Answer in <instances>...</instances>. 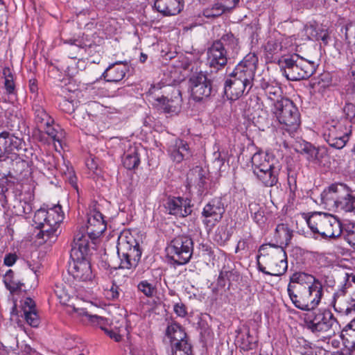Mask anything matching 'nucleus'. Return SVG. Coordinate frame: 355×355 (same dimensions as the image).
Instances as JSON below:
<instances>
[{"label": "nucleus", "instance_id": "1", "mask_svg": "<svg viewBox=\"0 0 355 355\" xmlns=\"http://www.w3.org/2000/svg\"><path fill=\"white\" fill-rule=\"evenodd\" d=\"M305 323L307 329L318 337L334 336L339 329L337 319L328 309L313 310L307 313Z\"/></svg>", "mask_w": 355, "mask_h": 355}, {"label": "nucleus", "instance_id": "2", "mask_svg": "<svg viewBox=\"0 0 355 355\" xmlns=\"http://www.w3.org/2000/svg\"><path fill=\"white\" fill-rule=\"evenodd\" d=\"M280 69L287 80L298 81L307 79L315 71L314 62L309 61L297 54L279 61Z\"/></svg>", "mask_w": 355, "mask_h": 355}, {"label": "nucleus", "instance_id": "3", "mask_svg": "<svg viewBox=\"0 0 355 355\" xmlns=\"http://www.w3.org/2000/svg\"><path fill=\"white\" fill-rule=\"evenodd\" d=\"M306 223L313 233L324 239H336L342 233L340 221L331 214L315 213L308 218Z\"/></svg>", "mask_w": 355, "mask_h": 355}, {"label": "nucleus", "instance_id": "4", "mask_svg": "<svg viewBox=\"0 0 355 355\" xmlns=\"http://www.w3.org/2000/svg\"><path fill=\"white\" fill-rule=\"evenodd\" d=\"M257 258L262 257L263 261L268 265L272 276H281L288 268L286 253L282 246L276 245H262L259 250Z\"/></svg>", "mask_w": 355, "mask_h": 355}, {"label": "nucleus", "instance_id": "5", "mask_svg": "<svg viewBox=\"0 0 355 355\" xmlns=\"http://www.w3.org/2000/svg\"><path fill=\"white\" fill-rule=\"evenodd\" d=\"M295 291H288L295 306L302 311H311L319 304L322 296V285L318 284L301 289L294 287Z\"/></svg>", "mask_w": 355, "mask_h": 355}, {"label": "nucleus", "instance_id": "6", "mask_svg": "<svg viewBox=\"0 0 355 355\" xmlns=\"http://www.w3.org/2000/svg\"><path fill=\"white\" fill-rule=\"evenodd\" d=\"M271 112L290 135L296 132L299 128L300 114L298 108L289 98L283 100L280 105L275 108H271Z\"/></svg>", "mask_w": 355, "mask_h": 355}, {"label": "nucleus", "instance_id": "7", "mask_svg": "<svg viewBox=\"0 0 355 355\" xmlns=\"http://www.w3.org/2000/svg\"><path fill=\"white\" fill-rule=\"evenodd\" d=\"M165 336L169 340L172 355H193L189 337L179 323L175 321L169 322Z\"/></svg>", "mask_w": 355, "mask_h": 355}, {"label": "nucleus", "instance_id": "8", "mask_svg": "<svg viewBox=\"0 0 355 355\" xmlns=\"http://www.w3.org/2000/svg\"><path fill=\"white\" fill-rule=\"evenodd\" d=\"M193 240L185 235L175 237L166 248L168 257L178 265L188 263L193 254Z\"/></svg>", "mask_w": 355, "mask_h": 355}, {"label": "nucleus", "instance_id": "9", "mask_svg": "<svg viewBox=\"0 0 355 355\" xmlns=\"http://www.w3.org/2000/svg\"><path fill=\"white\" fill-rule=\"evenodd\" d=\"M352 125L340 121H332L327 125L324 132V137L327 142L337 149L343 148L349 140L352 132Z\"/></svg>", "mask_w": 355, "mask_h": 355}, {"label": "nucleus", "instance_id": "10", "mask_svg": "<svg viewBox=\"0 0 355 355\" xmlns=\"http://www.w3.org/2000/svg\"><path fill=\"white\" fill-rule=\"evenodd\" d=\"M135 245L125 240H119L117 245V254L120 258V268L131 269L135 268L141 256L139 244L134 240Z\"/></svg>", "mask_w": 355, "mask_h": 355}, {"label": "nucleus", "instance_id": "11", "mask_svg": "<svg viewBox=\"0 0 355 355\" xmlns=\"http://www.w3.org/2000/svg\"><path fill=\"white\" fill-rule=\"evenodd\" d=\"M191 95L196 101L207 98L216 92L213 81L202 71L193 73L189 78Z\"/></svg>", "mask_w": 355, "mask_h": 355}, {"label": "nucleus", "instance_id": "12", "mask_svg": "<svg viewBox=\"0 0 355 355\" xmlns=\"http://www.w3.org/2000/svg\"><path fill=\"white\" fill-rule=\"evenodd\" d=\"M257 63V55L254 53H250L236 66L230 77L239 80L248 85V87H252Z\"/></svg>", "mask_w": 355, "mask_h": 355}, {"label": "nucleus", "instance_id": "13", "mask_svg": "<svg viewBox=\"0 0 355 355\" xmlns=\"http://www.w3.org/2000/svg\"><path fill=\"white\" fill-rule=\"evenodd\" d=\"M225 211V208L221 198H215L209 201L202 211L204 217L202 222L206 228L211 230L221 220Z\"/></svg>", "mask_w": 355, "mask_h": 355}, {"label": "nucleus", "instance_id": "14", "mask_svg": "<svg viewBox=\"0 0 355 355\" xmlns=\"http://www.w3.org/2000/svg\"><path fill=\"white\" fill-rule=\"evenodd\" d=\"M3 145V150L6 159H10L12 162H24V160L19 156V151L22 149V140L13 134L7 131H3L0 133Z\"/></svg>", "mask_w": 355, "mask_h": 355}, {"label": "nucleus", "instance_id": "15", "mask_svg": "<svg viewBox=\"0 0 355 355\" xmlns=\"http://www.w3.org/2000/svg\"><path fill=\"white\" fill-rule=\"evenodd\" d=\"M166 89L171 92V96H169V94H167L166 96L162 95L156 98L155 106L164 113H171L175 112L177 107L180 105L182 101L181 92L180 89L171 86H166Z\"/></svg>", "mask_w": 355, "mask_h": 355}, {"label": "nucleus", "instance_id": "16", "mask_svg": "<svg viewBox=\"0 0 355 355\" xmlns=\"http://www.w3.org/2000/svg\"><path fill=\"white\" fill-rule=\"evenodd\" d=\"M260 88L263 91L266 102L271 108L276 107L283 100L288 98L283 96L282 89L277 83L269 82L263 78L260 82Z\"/></svg>", "mask_w": 355, "mask_h": 355}, {"label": "nucleus", "instance_id": "17", "mask_svg": "<svg viewBox=\"0 0 355 355\" xmlns=\"http://www.w3.org/2000/svg\"><path fill=\"white\" fill-rule=\"evenodd\" d=\"M347 187L344 184H333L321 194V199L327 206L338 207L341 198L347 196Z\"/></svg>", "mask_w": 355, "mask_h": 355}, {"label": "nucleus", "instance_id": "18", "mask_svg": "<svg viewBox=\"0 0 355 355\" xmlns=\"http://www.w3.org/2000/svg\"><path fill=\"white\" fill-rule=\"evenodd\" d=\"M209 174L207 170L200 166H196L187 174V181L189 185L195 186L200 196H205L209 187L208 182Z\"/></svg>", "mask_w": 355, "mask_h": 355}, {"label": "nucleus", "instance_id": "19", "mask_svg": "<svg viewBox=\"0 0 355 355\" xmlns=\"http://www.w3.org/2000/svg\"><path fill=\"white\" fill-rule=\"evenodd\" d=\"M227 50L219 42H213L207 50V63L216 70L224 67L227 62Z\"/></svg>", "mask_w": 355, "mask_h": 355}, {"label": "nucleus", "instance_id": "20", "mask_svg": "<svg viewBox=\"0 0 355 355\" xmlns=\"http://www.w3.org/2000/svg\"><path fill=\"white\" fill-rule=\"evenodd\" d=\"M164 206L169 214L178 217H186L192 212L190 200L180 197H168Z\"/></svg>", "mask_w": 355, "mask_h": 355}, {"label": "nucleus", "instance_id": "21", "mask_svg": "<svg viewBox=\"0 0 355 355\" xmlns=\"http://www.w3.org/2000/svg\"><path fill=\"white\" fill-rule=\"evenodd\" d=\"M251 162L254 175L266 170L273 168L277 165H281L275 157L261 152L254 153L251 158Z\"/></svg>", "mask_w": 355, "mask_h": 355}, {"label": "nucleus", "instance_id": "22", "mask_svg": "<svg viewBox=\"0 0 355 355\" xmlns=\"http://www.w3.org/2000/svg\"><path fill=\"white\" fill-rule=\"evenodd\" d=\"M252 87L233 77L227 79L224 84V95L230 101H236L244 94H248Z\"/></svg>", "mask_w": 355, "mask_h": 355}, {"label": "nucleus", "instance_id": "23", "mask_svg": "<svg viewBox=\"0 0 355 355\" xmlns=\"http://www.w3.org/2000/svg\"><path fill=\"white\" fill-rule=\"evenodd\" d=\"M69 272L75 279L80 282L91 281L94 277L90 263L86 257L73 261V266H70Z\"/></svg>", "mask_w": 355, "mask_h": 355}, {"label": "nucleus", "instance_id": "24", "mask_svg": "<svg viewBox=\"0 0 355 355\" xmlns=\"http://www.w3.org/2000/svg\"><path fill=\"white\" fill-rule=\"evenodd\" d=\"M89 239L87 232L84 233L80 230L76 233L71 243V257L76 256V259L86 257L89 252Z\"/></svg>", "mask_w": 355, "mask_h": 355}, {"label": "nucleus", "instance_id": "25", "mask_svg": "<svg viewBox=\"0 0 355 355\" xmlns=\"http://www.w3.org/2000/svg\"><path fill=\"white\" fill-rule=\"evenodd\" d=\"M302 150L308 155L307 159L310 162L322 166L329 162L327 150L324 147L315 148L310 143H305Z\"/></svg>", "mask_w": 355, "mask_h": 355}, {"label": "nucleus", "instance_id": "26", "mask_svg": "<svg viewBox=\"0 0 355 355\" xmlns=\"http://www.w3.org/2000/svg\"><path fill=\"white\" fill-rule=\"evenodd\" d=\"M155 8L163 15H175L183 9V0H155Z\"/></svg>", "mask_w": 355, "mask_h": 355}, {"label": "nucleus", "instance_id": "27", "mask_svg": "<svg viewBox=\"0 0 355 355\" xmlns=\"http://www.w3.org/2000/svg\"><path fill=\"white\" fill-rule=\"evenodd\" d=\"M321 284L314 276L305 272H295L290 278L287 291H295L294 287L299 286L301 289L311 287L316 283Z\"/></svg>", "mask_w": 355, "mask_h": 355}, {"label": "nucleus", "instance_id": "28", "mask_svg": "<svg viewBox=\"0 0 355 355\" xmlns=\"http://www.w3.org/2000/svg\"><path fill=\"white\" fill-rule=\"evenodd\" d=\"M168 153L171 159L177 163L191 156L187 142L180 139H175L174 144L170 146Z\"/></svg>", "mask_w": 355, "mask_h": 355}, {"label": "nucleus", "instance_id": "29", "mask_svg": "<svg viewBox=\"0 0 355 355\" xmlns=\"http://www.w3.org/2000/svg\"><path fill=\"white\" fill-rule=\"evenodd\" d=\"M22 311L26 322L33 327H37L40 318L35 310V303L31 298H26L22 304Z\"/></svg>", "mask_w": 355, "mask_h": 355}, {"label": "nucleus", "instance_id": "30", "mask_svg": "<svg viewBox=\"0 0 355 355\" xmlns=\"http://www.w3.org/2000/svg\"><path fill=\"white\" fill-rule=\"evenodd\" d=\"M128 69L129 67L125 65L117 67L111 64L103 73L102 77L107 82H119L125 77Z\"/></svg>", "mask_w": 355, "mask_h": 355}, {"label": "nucleus", "instance_id": "31", "mask_svg": "<svg viewBox=\"0 0 355 355\" xmlns=\"http://www.w3.org/2000/svg\"><path fill=\"white\" fill-rule=\"evenodd\" d=\"M281 168V165H277L275 168L266 170V171L263 172H260L255 176L263 186L271 187L277 183Z\"/></svg>", "mask_w": 355, "mask_h": 355}, {"label": "nucleus", "instance_id": "32", "mask_svg": "<svg viewBox=\"0 0 355 355\" xmlns=\"http://www.w3.org/2000/svg\"><path fill=\"white\" fill-rule=\"evenodd\" d=\"M33 109L35 114V123L39 130L44 128L45 125L53 123V119L51 118L42 106L38 104H35Z\"/></svg>", "mask_w": 355, "mask_h": 355}, {"label": "nucleus", "instance_id": "33", "mask_svg": "<svg viewBox=\"0 0 355 355\" xmlns=\"http://www.w3.org/2000/svg\"><path fill=\"white\" fill-rule=\"evenodd\" d=\"M64 44H69L65 51L69 58L76 59L86 46L82 40L78 39H68L63 40Z\"/></svg>", "mask_w": 355, "mask_h": 355}, {"label": "nucleus", "instance_id": "34", "mask_svg": "<svg viewBox=\"0 0 355 355\" xmlns=\"http://www.w3.org/2000/svg\"><path fill=\"white\" fill-rule=\"evenodd\" d=\"M106 230L105 221H96L94 218H87V232L90 239L98 238Z\"/></svg>", "mask_w": 355, "mask_h": 355}, {"label": "nucleus", "instance_id": "35", "mask_svg": "<svg viewBox=\"0 0 355 355\" xmlns=\"http://www.w3.org/2000/svg\"><path fill=\"white\" fill-rule=\"evenodd\" d=\"M47 213L46 223L53 227L59 226L64 218L61 206L60 205H55L48 209Z\"/></svg>", "mask_w": 355, "mask_h": 355}, {"label": "nucleus", "instance_id": "36", "mask_svg": "<svg viewBox=\"0 0 355 355\" xmlns=\"http://www.w3.org/2000/svg\"><path fill=\"white\" fill-rule=\"evenodd\" d=\"M214 42H219L221 46H223L224 49L227 50L229 53L231 50L232 53H236L239 49L238 40L234 36L232 33H227L224 34L219 40L214 41Z\"/></svg>", "mask_w": 355, "mask_h": 355}, {"label": "nucleus", "instance_id": "37", "mask_svg": "<svg viewBox=\"0 0 355 355\" xmlns=\"http://www.w3.org/2000/svg\"><path fill=\"white\" fill-rule=\"evenodd\" d=\"M275 236L281 245H288L293 236V231L285 224L277 225L275 229Z\"/></svg>", "mask_w": 355, "mask_h": 355}, {"label": "nucleus", "instance_id": "38", "mask_svg": "<svg viewBox=\"0 0 355 355\" xmlns=\"http://www.w3.org/2000/svg\"><path fill=\"white\" fill-rule=\"evenodd\" d=\"M122 162L124 167L128 170L137 168L140 163L137 150L134 149L125 153L122 158Z\"/></svg>", "mask_w": 355, "mask_h": 355}, {"label": "nucleus", "instance_id": "39", "mask_svg": "<svg viewBox=\"0 0 355 355\" xmlns=\"http://www.w3.org/2000/svg\"><path fill=\"white\" fill-rule=\"evenodd\" d=\"M59 226H51L48 224H44L40 230L38 236L42 238L45 242H54L58 237V228Z\"/></svg>", "mask_w": 355, "mask_h": 355}, {"label": "nucleus", "instance_id": "40", "mask_svg": "<svg viewBox=\"0 0 355 355\" xmlns=\"http://www.w3.org/2000/svg\"><path fill=\"white\" fill-rule=\"evenodd\" d=\"M125 319L122 318L121 323L120 325H116L113 321L111 322V325L113 327L112 329H109L104 326H102V330L110 336V338L114 339L116 342H119L122 338L121 332L123 329H125Z\"/></svg>", "mask_w": 355, "mask_h": 355}, {"label": "nucleus", "instance_id": "41", "mask_svg": "<svg viewBox=\"0 0 355 355\" xmlns=\"http://www.w3.org/2000/svg\"><path fill=\"white\" fill-rule=\"evenodd\" d=\"M341 200L336 208L345 212L355 211V196H352L350 190L347 188V196H343Z\"/></svg>", "mask_w": 355, "mask_h": 355}, {"label": "nucleus", "instance_id": "42", "mask_svg": "<svg viewBox=\"0 0 355 355\" xmlns=\"http://www.w3.org/2000/svg\"><path fill=\"white\" fill-rule=\"evenodd\" d=\"M281 50L282 45L280 43L275 41H268L265 46V52L267 60L270 62H275Z\"/></svg>", "mask_w": 355, "mask_h": 355}, {"label": "nucleus", "instance_id": "43", "mask_svg": "<svg viewBox=\"0 0 355 355\" xmlns=\"http://www.w3.org/2000/svg\"><path fill=\"white\" fill-rule=\"evenodd\" d=\"M226 11V6L221 3L217 2L211 6L203 10V15L208 19L216 18L222 15Z\"/></svg>", "mask_w": 355, "mask_h": 355}, {"label": "nucleus", "instance_id": "44", "mask_svg": "<svg viewBox=\"0 0 355 355\" xmlns=\"http://www.w3.org/2000/svg\"><path fill=\"white\" fill-rule=\"evenodd\" d=\"M239 277L237 271L229 267L223 266L218 276V282L220 285L225 286L224 281H236Z\"/></svg>", "mask_w": 355, "mask_h": 355}, {"label": "nucleus", "instance_id": "45", "mask_svg": "<svg viewBox=\"0 0 355 355\" xmlns=\"http://www.w3.org/2000/svg\"><path fill=\"white\" fill-rule=\"evenodd\" d=\"M345 240L350 246L355 248V223H349L342 227V233Z\"/></svg>", "mask_w": 355, "mask_h": 355}, {"label": "nucleus", "instance_id": "46", "mask_svg": "<svg viewBox=\"0 0 355 355\" xmlns=\"http://www.w3.org/2000/svg\"><path fill=\"white\" fill-rule=\"evenodd\" d=\"M345 119L342 121L351 125L352 120L355 116V105L353 103H346L343 108Z\"/></svg>", "mask_w": 355, "mask_h": 355}, {"label": "nucleus", "instance_id": "47", "mask_svg": "<svg viewBox=\"0 0 355 355\" xmlns=\"http://www.w3.org/2000/svg\"><path fill=\"white\" fill-rule=\"evenodd\" d=\"M54 293L61 303L65 304L69 299V294L63 284H55Z\"/></svg>", "mask_w": 355, "mask_h": 355}, {"label": "nucleus", "instance_id": "48", "mask_svg": "<svg viewBox=\"0 0 355 355\" xmlns=\"http://www.w3.org/2000/svg\"><path fill=\"white\" fill-rule=\"evenodd\" d=\"M348 337L355 338V318L346 324L341 331L340 338L342 340H348Z\"/></svg>", "mask_w": 355, "mask_h": 355}, {"label": "nucleus", "instance_id": "49", "mask_svg": "<svg viewBox=\"0 0 355 355\" xmlns=\"http://www.w3.org/2000/svg\"><path fill=\"white\" fill-rule=\"evenodd\" d=\"M137 288L148 297H153L156 291L155 287L146 280L139 282L137 285Z\"/></svg>", "mask_w": 355, "mask_h": 355}, {"label": "nucleus", "instance_id": "50", "mask_svg": "<svg viewBox=\"0 0 355 355\" xmlns=\"http://www.w3.org/2000/svg\"><path fill=\"white\" fill-rule=\"evenodd\" d=\"M46 216H48L47 210H46L44 208H40L35 213V215L33 217V221L35 223V225H37L36 226L37 228L39 229V228L42 227V226H43V225L46 224Z\"/></svg>", "mask_w": 355, "mask_h": 355}, {"label": "nucleus", "instance_id": "51", "mask_svg": "<svg viewBox=\"0 0 355 355\" xmlns=\"http://www.w3.org/2000/svg\"><path fill=\"white\" fill-rule=\"evenodd\" d=\"M255 346L256 342L253 340V338L250 336V331H248L247 338L242 340L240 347L244 351H249L254 349Z\"/></svg>", "mask_w": 355, "mask_h": 355}, {"label": "nucleus", "instance_id": "52", "mask_svg": "<svg viewBox=\"0 0 355 355\" xmlns=\"http://www.w3.org/2000/svg\"><path fill=\"white\" fill-rule=\"evenodd\" d=\"M119 287L113 283L110 288L107 290L106 296L112 300L118 299L119 297Z\"/></svg>", "mask_w": 355, "mask_h": 355}, {"label": "nucleus", "instance_id": "53", "mask_svg": "<svg viewBox=\"0 0 355 355\" xmlns=\"http://www.w3.org/2000/svg\"><path fill=\"white\" fill-rule=\"evenodd\" d=\"M330 39L329 34L327 29H319L316 33V40H321L324 44H327Z\"/></svg>", "mask_w": 355, "mask_h": 355}, {"label": "nucleus", "instance_id": "54", "mask_svg": "<svg viewBox=\"0 0 355 355\" xmlns=\"http://www.w3.org/2000/svg\"><path fill=\"white\" fill-rule=\"evenodd\" d=\"M89 320L92 322H96L98 325H99L100 328L102 329V326H104L106 327L107 324H109L108 320L107 318L98 316L96 315H89Z\"/></svg>", "mask_w": 355, "mask_h": 355}, {"label": "nucleus", "instance_id": "55", "mask_svg": "<svg viewBox=\"0 0 355 355\" xmlns=\"http://www.w3.org/2000/svg\"><path fill=\"white\" fill-rule=\"evenodd\" d=\"M173 311L177 314V315L182 318L185 317L187 314L185 305L181 302L176 303L174 305Z\"/></svg>", "mask_w": 355, "mask_h": 355}, {"label": "nucleus", "instance_id": "56", "mask_svg": "<svg viewBox=\"0 0 355 355\" xmlns=\"http://www.w3.org/2000/svg\"><path fill=\"white\" fill-rule=\"evenodd\" d=\"M17 255L15 253H8L4 257L3 263L6 266H12L17 260Z\"/></svg>", "mask_w": 355, "mask_h": 355}, {"label": "nucleus", "instance_id": "57", "mask_svg": "<svg viewBox=\"0 0 355 355\" xmlns=\"http://www.w3.org/2000/svg\"><path fill=\"white\" fill-rule=\"evenodd\" d=\"M60 106L62 110L67 113H70L74 110L72 102L67 99H63L62 101L60 103Z\"/></svg>", "mask_w": 355, "mask_h": 355}, {"label": "nucleus", "instance_id": "58", "mask_svg": "<svg viewBox=\"0 0 355 355\" xmlns=\"http://www.w3.org/2000/svg\"><path fill=\"white\" fill-rule=\"evenodd\" d=\"M4 87L6 90V93L8 94H12L15 92V85L13 79H7L4 82Z\"/></svg>", "mask_w": 355, "mask_h": 355}, {"label": "nucleus", "instance_id": "59", "mask_svg": "<svg viewBox=\"0 0 355 355\" xmlns=\"http://www.w3.org/2000/svg\"><path fill=\"white\" fill-rule=\"evenodd\" d=\"M254 220L259 225L263 224L265 222V217L263 211L258 209L255 211L253 216Z\"/></svg>", "mask_w": 355, "mask_h": 355}, {"label": "nucleus", "instance_id": "60", "mask_svg": "<svg viewBox=\"0 0 355 355\" xmlns=\"http://www.w3.org/2000/svg\"><path fill=\"white\" fill-rule=\"evenodd\" d=\"M43 129L45 130L46 133L54 141H59V139L57 137V132L55 129L51 126V124L45 125V128Z\"/></svg>", "mask_w": 355, "mask_h": 355}, {"label": "nucleus", "instance_id": "61", "mask_svg": "<svg viewBox=\"0 0 355 355\" xmlns=\"http://www.w3.org/2000/svg\"><path fill=\"white\" fill-rule=\"evenodd\" d=\"M199 249L203 255H208L209 257L213 255L212 248L209 244L202 243L200 245Z\"/></svg>", "mask_w": 355, "mask_h": 355}, {"label": "nucleus", "instance_id": "62", "mask_svg": "<svg viewBox=\"0 0 355 355\" xmlns=\"http://www.w3.org/2000/svg\"><path fill=\"white\" fill-rule=\"evenodd\" d=\"M17 282L18 280L14 279L13 280H8L7 282H4V284L7 289L9 290L10 293H14L18 291Z\"/></svg>", "mask_w": 355, "mask_h": 355}, {"label": "nucleus", "instance_id": "63", "mask_svg": "<svg viewBox=\"0 0 355 355\" xmlns=\"http://www.w3.org/2000/svg\"><path fill=\"white\" fill-rule=\"evenodd\" d=\"M88 218H94L96 221H105L103 219V214L98 211L94 210L89 216Z\"/></svg>", "mask_w": 355, "mask_h": 355}, {"label": "nucleus", "instance_id": "64", "mask_svg": "<svg viewBox=\"0 0 355 355\" xmlns=\"http://www.w3.org/2000/svg\"><path fill=\"white\" fill-rule=\"evenodd\" d=\"M3 76L5 80L13 79V75L9 67H4L2 71Z\"/></svg>", "mask_w": 355, "mask_h": 355}]
</instances>
